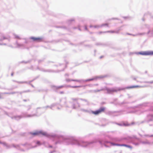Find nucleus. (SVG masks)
Returning <instances> with one entry per match:
<instances>
[{
	"mask_svg": "<svg viewBox=\"0 0 153 153\" xmlns=\"http://www.w3.org/2000/svg\"><path fill=\"white\" fill-rule=\"evenodd\" d=\"M137 55H153V51H141L137 53Z\"/></svg>",
	"mask_w": 153,
	"mask_h": 153,
	"instance_id": "1",
	"label": "nucleus"
},
{
	"mask_svg": "<svg viewBox=\"0 0 153 153\" xmlns=\"http://www.w3.org/2000/svg\"><path fill=\"white\" fill-rule=\"evenodd\" d=\"M105 108L104 107H101L99 110L92 111V113L95 115H97L102 112H104L105 111Z\"/></svg>",
	"mask_w": 153,
	"mask_h": 153,
	"instance_id": "2",
	"label": "nucleus"
},
{
	"mask_svg": "<svg viewBox=\"0 0 153 153\" xmlns=\"http://www.w3.org/2000/svg\"><path fill=\"white\" fill-rule=\"evenodd\" d=\"M30 39L32 40L33 41L36 42H40L43 41L42 38L41 37H30Z\"/></svg>",
	"mask_w": 153,
	"mask_h": 153,
	"instance_id": "3",
	"label": "nucleus"
},
{
	"mask_svg": "<svg viewBox=\"0 0 153 153\" xmlns=\"http://www.w3.org/2000/svg\"><path fill=\"white\" fill-rule=\"evenodd\" d=\"M31 134L33 136L38 135L40 134H42L44 136L46 135V133L43 132L42 131H37L35 132L31 133Z\"/></svg>",
	"mask_w": 153,
	"mask_h": 153,
	"instance_id": "4",
	"label": "nucleus"
},
{
	"mask_svg": "<svg viewBox=\"0 0 153 153\" xmlns=\"http://www.w3.org/2000/svg\"><path fill=\"white\" fill-rule=\"evenodd\" d=\"M140 86L138 85H135V86H128L126 87L125 88L128 89H131V88H137L140 87Z\"/></svg>",
	"mask_w": 153,
	"mask_h": 153,
	"instance_id": "5",
	"label": "nucleus"
},
{
	"mask_svg": "<svg viewBox=\"0 0 153 153\" xmlns=\"http://www.w3.org/2000/svg\"><path fill=\"white\" fill-rule=\"evenodd\" d=\"M112 144L113 145H115V146H124L126 147L130 148V146H128L126 145L125 144H121V145H120L119 144H115L114 143H112Z\"/></svg>",
	"mask_w": 153,
	"mask_h": 153,
	"instance_id": "6",
	"label": "nucleus"
},
{
	"mask_svg": "<svg viewBox=\"0 0 153 153\" xmlns=\"http://www.w3.org/2000/svg\"><path fill=\"white\" fill-rule=\"evenodd\" d=\"M125 88H121L120 89H119L117 90H116L115 89H111V92H116L117 91H120V90H124L125 89Z\"/></svg>",
	"mask_w": 153,
	"mask_h": 153,
	"instance_id": "7",
	"label": "nucleus"
},
{
	"mask_svg": "<svg viewBox=\"0 0 153 153\" xmlns=\"http://www.w3.org/2000/svg\"><path fill=\"white\" fill-rule=\"evenodd\" d=\"M66 81L67 82H70V81H75V82H80V81L79 80L72 79H67Z\"/></svg>",
	"mask_w": 153,
	"mask_h": 153,
	"instance_id": "8",
	"label": "nucleus"
},
{
	"mask_svg": "<svg viewBox=\"0 0 153 153\" xmlns=\"http://www.w3.org/2000/svg\"><path fill=\"white\" fill-rule=\"evenodd\" d=\"M94 79V78H91V79H86V80H85V81L86 82H89V81L93 80Z\"/></svg>",
	"mask_w": 153,
	"mask_h": 153,
	"instance_id": "9",
	"label": "nucleus"
},
{
	"mask_svg": "<svg viewBox=\"0 0 153 153\" xmlns=\"http://www.w3.org/2000/svg\"><path fill=\"white\" fill-rule=\"evenodd\" d=\"M70 87L74 88H79L81 87V86H70Z\"/></svg>",
	"mask_w": 153,
	"mask_h": 153,
	"instance_id": "10",
	"label": "nucleus"
},
{
	"mask_svg": "<svg viewBox=\"0 0 153 153\" xmlns=\"http://www.w3.org/2000/svg\"><path fill=\"white\" fill-rule=\"evenodd\" d=\"M106 26L107 27H108V23H105V24H103L101 25V26Z\"/></svg>",
	"mask_w": 153,
	"mask_h": 153,
	"instance_id": "11",
	"label": "nucleus"
},
{
	"mask_svg": "<svg viewBox=\"0 0 153 153\" xmlns=\"http://www.w3.org/2000/svg\"><path fill=\"white\" fill-rule=\"evenodd\" d=\"M106 32L107 33H114L115 32V31L114 30L112 31H106Z\"/></svg>",
	"mask_w": 153,
	"mask_h": 153,
	"instance_id": "12",
	"label": "nucleus"
},
{
	"mask_svg": "<svg viewBox=\"0 0 153 153\" xmlns=\"http://www.w3.org/2000/svg\"><path fill=\"white\" fill-rule=\"evenodd\" d=\"M106 33V32H102V31H100V32H99L98 33L99 34H101V33Z\"/></svg>",
	"mask_w": 153,
	"mask_h": 153,
	"instance_id": "13",
	"label": "nucleus"
},
{
	"mask_svg": "<svg viewBox=\"0 0 153 153\" xmlns=\"http://www.w3.org/2000/svg\"><path fill=\"white\" fill-rule=\"evenodd\" d=\"M124 125L125 126H128L129 125L128 124H124Z\"/></svg>",
	"mask_w": 153,
	"mask_h": 153,
	"instance_id": "14",
	"label": "nucleus"
},
{
	"mask_svg": "<svg viewBox=\"0 0 153 153\" xmlns=\"http://www.w3.org/2000/svg\"><path fill=\"white\" fill-rule=\"evenodd\" d=\"M99 27V26H94V27H95V28L98 27Z\"/></svg>",
	"mask_w": 153,
	"mask_h": 153,
	"instance_id": "15",
	"label": "nucleus"
},
{
	"mask_svg": "<svg viewBox=\"0 0 153 153\" xmlns=\"http://www.w3.org/2000/svg\"><path fill=\"white\" fill-rule=\"evenodd\" d=\"M16 37L17 39H20V37L19 36H16Z\"/></svg>",
	"mask_w": 153,
	"mask_h": 153,
	"instance_id": "16",
	"label": "nucleus"
},
{
	"mask_svg": "<svg viewBox=\"0 0 153 153\" xmlns=\"http://www.w3.org/2000/svg\"><path fill=\"white\" fill-rule=\"evenodd\" d=\"M37 144H39V145H40V142H37Z\"/></svg>",
	"mask_w": 153,
	"mask_h": 153,
	"instance_id": "17",
	"label": "nucleus"
},
{
	"mask_svg": "<svg viewBox=\"0 0 153 153\" xmlns=\"http://www.w3.org/2000/svg\"><path fill=\"white\" fill-rule=\"evenodd\" d=\"M85 30H87V27H85Z\"/></svg>",
	"mask_w": 153,
	"mask_h": 153,
	"instance_id": "18",
	"label": "nucleus"
},
{
	"mask_svg": "<svg viewBox=\"0 0 153 153\" xmlns=\"http://www.w3.org/2000/svg\"><path fill=\"white\" fill-rule=\"evenodd\" d=\"M13 75V74H12V76Z\"/></svg>",
	"mask_w": 153,
	"mask_h": 153,
	"instance_id": "19",
	"label": "nucleus"
}]
</instances>
